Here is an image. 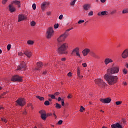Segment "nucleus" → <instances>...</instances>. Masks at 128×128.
<instances>
[{
    "instance_id": "13",
    "label": "nucleus",
    "mask_w": 128,
    "mask_h": 128,
    "mask_svg": "<svg viewBox=\"0 0 128 128\" xmlns=\"http://www.w3.org/2000/svg\"><path fill=\"white\" fill-rule=\"evenodd\" d=\"M122 56L123 58H128V48L124 50V51L122 53Z\"/></svg>"
},
{
    "instance_id": "61",
    "label": "nucleus",
    "mask_w": 128,
    "mask_h": 128,
    "mask_svg": "<svg viewBox=\"0 0 128 128\" xmlns=\"http://www.w3.org/2000/svg\"><path fill=\"white\" fill-rule=\"evenodd\" d=\"M23 114H26V110H24V111L23 112Z\"/></svg>"
},
{
    "instance_id": "35",
    "label": "nucleus",
    "mask_w": 128,
    "mask_h": 128,
    "mask_svg": "<svg viewBox=\"0 0 128 128\" xmlns=\"http://www.w3.org/2000/svg\"><path fill=\"white\" fill-rule=\"evenodd\" d=\"M86 110V108H84V106H81L80 108V112H82L83 110Z\"/></svg>"
},
{
    "instance_id": "32",
    "label": "nucleus",
    "mask_w": 128,
    "mask_h": 128,
    "mask_svg": "<svg viewBox=\"0 0 128 128\" xmlns=\"http://www.w3.org/2000/svg\"><path fill=\"white\" fill-rule=\"evenodd\" d=\"M76 0H74L72 2L70 3V6H74L75 4H76Z\"/></svg>"
},
{
    "instance_id": "16",
    "label": "nucleus",
    "mask_w": 128,
    "mask_h": 128,
    "mask_svg": "<svg viewBox=\"0 0 128 128\" xmlns=\"http://www.w3.org/2000/svg\"><path fill=\"white\" fill-rule=\"evenodd\" d=\"M24 54H25L26 56H27L30 58V56H32V53L30 51L26 50V51L24 52Z\"/></svg>"
},
{
    "instance_id": "47",
    "label": "nucleus",
    "mask_w": 128,
    "mask_h": 128,
    "mask_svg": "<svg viewBox=\"0 0 128 128\" xmlns=\"http://www.w3.org/2000/svg\"><path fill=\"white\" fill-rule=\"evenodd\" d=\"M58 28V24L54 25V28Z\"/></svg>"
},
{
    "instance_id": "22",
    "label": "nucleus",
    "mask_w": 128,
    "mask_h": 128,
    "mask_svg": "<svg viewBox=\"0 0 128 128\" xmlns=\"http://www.w3.org/2000/svg\"><path fill=\"white\" fill-rule=\"evenodd\" d=\"M112 60L110 58H106L104 60V62L105 64L108 65V64L110 63V62H112Z\"/></svg>"
},
{
    "instance_id": "8",
    "label": "nucleus",
    "mask_w": 128,
    "mask_h": 128,
    "mask_svg": "<svg viewBox=\"0 0 128 128\" xmlns=\"http://www.w3.org/2000/svg\"><path fill=\"white\" fill-rule=\"evenodd\" d=\"M12 82H22V77L18 75H15L12 76Z\"/></svg>"
},
{
    "instance_id": "30",
    "label": "nucleus",
    "mask_w": 128,
    "mask_h": 128,
    "mask_svg": "<svg viewBox=\"0 0 128 128\" xmlns=\"http://www.w3.org/2000/svg\"><path fill=\"white\" fill-rule=\"evenodd\" d=\"M78 76H80V67H78Z\"/></svg>"
},
{
    "instance_id": "48",
    "label": "nucleus",
    "mask_w": 128,
    "mask_h": 128,
    "mask_svg": "<svg viewBox=\"0 0 128 128\" xmlns=\"http://www.w3.org/2000/svg\"><path fill=\"white\" fill-rule=\"evenodd\" d=\"M62 18H64V15L61 14L59 16L58 18L59 20H62Z\"/></svg>"
},
{
    "instance_id": "19",
    "label": "nucleus",
    "mask_w": 128,
    "mask_h": 128,
    "mask_svg": "<svg viewBox=\"0 0 128 128\" xmlns=\"http://www.w3.org/2000/svg\"><path fill=\"white\" fill-rule=\"evenodd\" d=\"M8 10L10 12H16V8H14V6L10 4L8 6Z\"/></svg>"
},
{
    "instance_id": "11",
    "label": "nucleus",
    "mask_w": 128,
    "mask_h": 128,
    "mask_svg": "<svg viewBox=\"0 0 128 128\" xmlns=\"http://www.w3.org/2000/svg\"><path fill=\"white\" fill-rule=\"evenodd\" d=\"M18 22H22V20H26V16L24 14H20L18 15Z\"/></svg>"
},
{
    "instance_id": "55",
    "label": "nucleus",
    "mask_w": 128,
    "mask_h": 128,
    "mask_svg": "<svg viewBox=\"0 0 128 128\" xmlns=\"http://www.w3.org/2000/svg\"><path fill=\"white\" fill-rule=\"evenodd\" d=\"M51 14H52V12H46L47 16H50Z\"/></svg>"
},
{
    "instance_id": "31",
    "label": "nucleus",
    "mask_w": 128,
    "mask_h": 128,
    "mask_svg": "<svg viewBox=\"0 0 128 128\" xmlns=\"http://www.w3.org/2000/svg\"><path fill=\"white\" fill-rule=\"evenodd\" d=\"M122 72L124 74H128V70L124 68L122 70Z\"/></svg>"
},
{
    "instance_id": "27",
    "label": "nucleus",
    "mask_w": 128,
    "mask_h": 128,
    "mask_svg": "<svg viewBox=\"0 0 128 128\" xmlns=\"http://www.w3.org/2000/svg\"><path fill=\"white\" fill-rule=\"evenodd\" d=\"M56 108H62V105L58 103H56Z\"/></svg>"
},
{
    "instance_id": "34",
    "label": "nucleus",
    "mask_w": 128,
    "mask_h": 128,
    "mask_svg": "<svg viewBox=\"0 0 128 128\" xmlns=\"http://www.w3.org/2000/svg\"><path fill=\"white\" fill-rule=\"evenodd\" d=\"M30 26H36V22L34 21H32L31 22H30Z\"/></svg>"
},
{
    "instance_id": "41",
    "label": "nucleus",
    "mask_w": 128,
    "mask_h": 128,
    "mask_svg": "<svg viewBox=\"0 0 128 128\" xmlns=\"http://www.w3.org/2000/svg\"><path fill=\"white\" fill-rule=\"evenodd\" d=\"M74 28H69L67 30H66L65 32H66V34H68V32H70V30H73Z\"/></svg>"
},
{
    "instance_id": "59",
    "label": "nucleus",
    "mask_w": 128,
    "mask_h": 128,
    "mask_svg": "<svg viewBox=\"0 0 128 128\" xmlns=\"http://www.w3.org/2000/svg\"><path fill=\"white\" fill-rule=\"evenodd\" d=\"M122 122H123V124H126V120L124 119H122Z\"/></svg>"
},
{
    "instance_id": "39",
    "label": "nucleus",
    "mask_w": 128,
    "mask_h": 128,
    "mask_svg": "<svg viewBox=\"0 0 128 128\" xmlns=\"http://www.w3.org/2000/svg\"><path fill=\"white\" fill-rule=\"evenodd\" d=\"M122 102L120 101H118L116 102V106H120V104H121Z\"/></svg>"
},
{
    "instance_id": "18",
    "label": "nucleus",
    "mask_w": 128,
    "mask_h": 128,
    "mask_svg": "<svg viewBox=\"0 0 128 128\" xmlns=\"http://www.w3.org/2000/svg\"><path fill=\"white\" fill-rule=\"evenodd\" d=\"M108 11H103L98 13V16H108Z\"/></svg>"
},
{
    "instance_id": "50",
    "label": "nucleus",
    "mask_w": 128,
    "mask_h": 128,
    "mask_svg": "<svg viewBox=\"0 0 128 128\" xmlns=\"http://www.w3.org/2000/svg\"><path fill=\"white\" fill-rule=\"evenodd\" d=\"M52 116V113H48L46 114L47 116Z\"/></svg>"
},
{
    "instance_id": "6",
    "label": "nucleus",
    "mask_w": 128,
    "mask_h": 128,
    "mask_svg": "<svg viewBox=\"0 0 128 128\" xmlns=\"http://www.w3.org/2000/svg\"><path fill=\"white\" fill-rule=\"evenodd\" d=\"M54 29H52V27L49 28L46 31V34L47 38H50L52 34H54Z\"/></svg>"
},
{
    "instance_id": "54",
    "label": "nucleus",
    "mask_w": 128,
    "mask_h": 128,
    "mask_svg": "<svg viewBox=\"0 0 128 128\" xmlns=\"http://www.w3.org/2000/svg\"><path fill=\"white\" fill-rule=\"evenodd\" d=\"M59 94H60V92H56L55 94H54V96H58Z\"/></svg>"
},
{
    "instance_id": "42",
    "label": "nucleus",
    "mask_w": 128,
    "mask_h": 128,
    "mask_svg": "<svg viewBox=\"0 0 128 128\" xmlns=\"http://www.w3.org/2000/svg\"><path fill=\"white\" fill-rule=\"evenodd\" d=\"M1 120H2V122H5V124H6V120L4 118H1Z\"/></svg>"
},
{
    "instance_id": "58",
    "label": "nucleus",
    "mask_w": 128,
    "mask_h": 128,
    "mask_svg": "<svg viewBox=\"0 0 128 128\" xmlns=\"http://www.w3.org/2000/svg\"><path fill=\"white\" fill-rule=\"evenodd\" d=\"M68 76H72V72H69L68 74Z\"/></svg>"
},
{
    "instance_id": "45",
    "label": "nucleus",
    "mask_w": 128,
    "mask_h": 128,
    "mask_svg": "<svg viewBox=\"0 0 128 128\" xmlns=\"http://www.w3.org/2000/svg\"><path fill=\"white\" fill-rule=\"evenodd\" d=\"M116 12V10H113L111 12L110 14H114Z\"/></svg>"
},
{
    "instance_id": "29",
    "label": "nucleus",
    "mask_w": 128,
    "mask_h": 128,
    "mask_svg": "<svg viewBox=\"0 0 128 128\" xmlns=\"http://www.w3.org/2000/svg\"><path fill=\"white\" fill-rule=\"evenodd\" d=\"M48 96H50V98H52V100H54V98H56V96H54V95L49 94Z\"/></svg>"
},
{
    "instance_id": "4",
    "label": "nucleus",
    "mask_w": 128,
    "mask_h": 128,
    "mask_svg": "<svg viewBox=\"0 0 128 128\" xmlns=\"http://www.w3.org/2000/svg\"><path fill=\"white\" fill-rule=\"evenodd\" d=\"M95 83L97 86H98L100 88H104L106 86V82H104V80L100 78H98L95 80Z\"/></svg>"
},
{
    "instance_id": "20",
    "label": "nucleus",
    "mask_w": 128,
    "mask_h": 128,
    "mask_svg": "<svg viewBox=\"0 0 128 128\" xmlns=\"http://www.w3.org/2000/svg\"><path fill=\"white\" fill-rule=\"evenodd\" d=\"M90 52V49L86 48L82 51V54H84V56H88V52Z\"/></svg>"
},
{
    "instance_id": "5",
    "label": "nucleus",
    "mask_w": 128,
    "mask_h": 128,
    "mask_svg": "<svg viewBox=\"0 0 128 128\" xmlns=\"http://www.w3.org/2000/svg\"><path fill=\"white\" fill-rule=\"evenodd\" d=\"M70 36V34L66 33V32H65L63 34H62L58 38V41L59 42H64L68 36Z\"/></svg>"
},
{
    "instance_id": "3",
    "label": "nucleus",
    "mask_w": 128,
    "mask_h": 128,
    "mask_svg": "<svg viewBox=\"0 0 128 128\" xmlns=\"http://www.w3.org/2000/svg\"><path fill=\"white\" fill-rule=\"evenodd\" d=\"M68 48V43H63L58 48V52L59 54H68V52H66Z\"/></svg>"
},
{
    "instance_id": "10",
    "label": "nucleus",
    "mask_w": 128,
    "mask_h": 128,
    "mask_svg": "<svg viewBox=\"0 0 128 128\" xmlns=\"http://www.w3.org/2000/svg\"><path fill=\"white\" fill-rule=\"evenodd\" d=\"M39 114H41L40 116L42 120H46V116H46V111L44 110H41L39 112Z\"/></svg>"
},
{
    "instance_id": "51",
    "label": "nucleus",
    "mask_w": 128,
    "mask_h": 128,
    "mask_svg": "<svg viewBox=\"0 0 128 128\" xmlns=\"http://www.w3.org/2000/svg\"><path fill=\"white\" fill-rule=\"evenodd\" d=\"M47 72H48V71L46 70L42 72L43 76H45V74H46Z\"/></svg>"
},
{
    "instance_id": "56",
    "label": "nucleus",
    "mask_w": 128,
    "mask_h": 128,
    "mask_svg": "<svg viewBox=\"0 0 128 128\" xmlns=\"http://www.w3.org/2000/svg\"><path fill=\"white\" fill-rule=\"evenodd\" d=\"M18 54V56H24V53H22V52H19Z\"/></svg>"
},
{
    "instance_id": "37",
    "label": "nucleus",
    "mask_w": 128,
    "mask_h": 128,
    "mask_svg": "<svg viewBox=\"0 0 128 128\" xmlns=\"http://www.w3.org/2000/svg\"><path fill=\"white\" fill-rule=\"evenodd\" d=\"M44 104H45V106H50V101L48 100H46L44 103Z\"/></svg>"
},
{
    "instance_id": "15",
    "label": "nucleus",
    "mask_w": 128,
    "mask_h": 128,
    "mask_svg": "<svg viewBox=\"0 0 128 128\" xmlns=\"http://www.w3.org/2000/svg\"><path fill=\"white\" fill-rule=\"evenodd\" d=\"M112 128H122V126L120 124V123H115L111 125Z\"/></svg>"
},
{
    "instance_id": "9",
    "label": "nucleus",
    "mask_w": 128,
    "mask_h": 128,
    "mask_svg": "<svg viewBox=\"0 0 128 128\" xmlns=\"http://www.w3.org/2000/svg\"><path fill=\"white\" fill-rule=\"evenodd\" d=\"M26 62H22L21 64L18 67L17 70H26Z\"/></svg>"
},
{
    "instance_id": "26",
    "label": "nucleus",
    "mask_w": 128,
    "mask_h": 128,
    "mask_svg": "<svg viewBox=\"0 0 128 128\" xmlns=\"http://www.w3.org/2000/svg\"><path fill=\"white\" fill-rule=\"evenodd\" d=\"M36 98L40 100H44V98L41 97L40 96H36Z\"/></svg>"
},
{
    "instance_id": "17",
    "label": "nucleus",
    "mask_w": 128,
    "mask_h": 128,
    "mask_svg": "<svg viewBox=\"0 0 128 128\" xmlns=\"http://www.w3.org/2000/svg\"><path fill=\"white\" fill-rule=\"evenodd\" d=\"M12 4H15L16 6H18V8H20V2L18 0H13L12 2Z\"/></svg>"
},
{
    "instance_id": "36",
    "label": "nucleus",
    "mask_w": 128,
    "mask_h": 128,
    "mask_svg": "<svg viewBox=\"0 0 128 128\" xmlns=\"http://www.w3.org/2000/svg\"><path fill=\"white\" fill-rule=\"evenodd\" d=\"M122 14H128V8H126V9H125V10H122Z\"/></svg>"
},
{
    "instance_id": "14",
    "label": "nucleus",
    "mask_w": 128,
    "mask_h": 128,
    "mask_svg": "<svg viewBox=\"0 0 128 128\" xmlns=\"http://www.w3.org/2000/svg\"><path fill=\"white\" fill-rule=\"evenodd\" d=\"M100 101L103 104H110L112 102V99L110 98H106L104 99H101Z\"/></svg>"
},
{
    "instance_id": "40",
    "label": "nucleus",
    "mask_w": 128,
    "mask_h": 128,
    "mask_svg": "<svg viewBox=\"0 0 128 128\" xmlns=\"http://www.w3.org/2000/svg\"><path fill=\"white\" fill-rule=\"evenodd\" d=\"M11 46H12V45H10V44H8L7 46V50H10Z\"/></svg>"
},
{
    "instance_id": "2",
    "label": "nucleus",
    "mask_w": 128,
    "mask_h": 128,
    "mask_svg": "<svg viewBox=\"0 0 128 128\" xmlns=\"http://www.w3.org/2000/svg\"><path fill=\"white\" fill-rule=\"evenodd\" d=\"M118 72H120V67L118 66H114V64L112 65L111 68L107 70L108 74H118Z\"/></svg>"
},
{
    "instance_id": "46",
    "label": "nucleus",
    "mask_w": 128,
    "mask_h": 128,
    "mask_svg": "<svg viewBox=\"0 0 128 128\" xmlns=\"http://www.w3.org/2000/svg\"><path fill=\"white\" fill-rule=\"evenodd\" d=\"M76 56H79V58H81L80 54V51L76 52Z\"/></svg>"
},
{
    "instance_id": "49",
    "label": "nucleus",
    "mask_w": 128,
    "mask_h": 128,
    "mask_svg": "<svg viewBox=\"0 0 128 128\" xmlns=\"http://www.w3.org/2000/svg\"><path fill=\"white\" fill-rule=\"evenodd\" d=\"M62 124V120H60L58 122V124Z\"/></svg>"
},
{
    "instance_id": "38",
    "label": "nucleus",
    "mask_w": 128,
    "mask_h": 128,
    "mask_svg": "<svg viewBox=\"0 0 128 128\" xmlns=\"http://www.w3.org/2000/svg\"><path fill=\"white\" fill-rule=\"evenodd\" d=\"M94 15V12L92 11H90L88 14V16H92Z\"/></svg>"
},
{
    "instance_id": "28",
    "label": "nucleus",
    "mask_w": 128,
    "mask_h": 128,
    "mask_svg": "<svg viewBox=\"0 0 128 128\" xmlns=\"http://www.w3.org/2000/svg\"><path fill=\"white\" fill-rule=\"evenodd\" d=\"M28 44H30V46H32L34 44V41L29 40L27 42Z\"/></svg>"
},
{
    "instance_id": "33",
    "label": "nucleus",
    "mask_w": 128,
    "mask_h": 128,
    "mask_svg": "<svg viewBox=\"0 0 128 128\" xmlns=\"http://www.w3.org/2000/svg\"><path fill=\"white\" fill-rule=\"evenodd\" d=\"M8 0H2V4H6V2H8Z\"/></svg>"
},
{
    "instance_id": "23",
    "label": "nucleus",
    "mask_w": 128,
    "mask_h": 128,
    "mask_svg": "<svg viewBox=\"0 0 128 128\" xmlns=\"http://www.w3.org/2000/svg\"><path fill=\"white\" fill-rule=\"evenodd\" d=\"M80 52V48H76L74 49H73L72 53H71V56H74V52L76 54L78 52Z\"/></svg>"
},
{
    "instance_id": "62",
    "label": "nucleus",
    "mask_w": 128,
    "mask_h": 128,
    "mask_svg": "<svg viewBox=\"0 0 128 128\" xmlns=\"http://www.w3.org/2000/svg\"><path fill=\"white\" fill-rule=\"evenodd\" d=\"M68 98H72V96H70V94H68Z\"/></svg>"
},
{
    "instance_id": "64",
    "label": "nucleus",
    "mask_w": 128,
    "mask_h": 128,
    "mask_svg": "<svg viewBox=\"0 0 128 128\" xmlns=\"http://www.w3.org/2000/svg\"><path fill=\"white\" fill-rule=\"evenodd\" d=\"M126 66L127 68H128V63H126Z\"/></svg>"
},
{
    "instance_id": "60",
    "label": "nucleus",
    "mask_w": 128,
    "mask_h": 128,
    "mask_svg": "<svg viewBox=\"0 0 128 128\" xmlns=\"http://www.w3.org/2000/svg\"><path fill=\"white\" fill-rule=\"evenodd\" d=\"M61 60H62V62H65V61H66V58H62L61 59Z\"/></svg>"
},
{
    "instance_id": "63",
    "label": "nucleus",
    "mask_w": 128,
    "mask_h": 128,
    "mask_svg": "<svg viewBox=\"0 0 128 128\" xmlns=\"http://www.w3.org/2000/svg\"><path fill=\"white\" fill-rule=\"evenodd\" d=\"M106 0H100L101 2H105Z\"/></svg>"
},
{
    "instance_id": "24",
    "label": "nucleus",
    "mask_w": 128,
    "mask_h": 128,
    "mask_svg": "<svg viewBox=\"0 0 128 128\" xmlns=\"http://www.w3.org/2000/svg\"><path fill=\"white\" fill-rule=\"evenodd\" d=\"M91 56H92L93 58H97L98 59L100 58V56L97 55L94 52H92L91 53Z\"/></svg>"
},
{
    "instance_id": "53",
    "label": "nucleus",
    "mask_w": 128,
    "mask_h": 128,
    "mask_svg": "<svg viewBox=\"0 0 128 128\" xmlns=\"http://www.w3.org/2000/svg\"><path fill=\"white\" fill-rule=\"evenodd\" d=\"M62 106H64V100H62Z\"/></svg>"
},
{
    "instance_id": "21",
    "label": "nucleus",
    "mask_w": 128,
    "mask_h": 128,
    "mask_svg": "<svg viewBox=\"0 0 128 128\" xmlns=\"http://www.w3.org/2000/svg\"><path fill=\"white\" fill-rule=\"evenodd\" d=\"M37 66L38 68H35V70H40L39 68H42L44 66V65L42 64V62H37Z\"/></svg>"
},
{
    "instance_id": "43",
    "label": "nucleus",
    "mask_w": 128,
    "mask_h": 128,
    "mask_svg": "<svg viewBox=\"0 0 128 128\" xmlns=\"http://www.w3.org/2000/svg\"><path fill=\"white\" fill-rule=\"evenodd\" d=\"M84 22V20H80L78 22V24H82L83 22Z\"/></svg>"
},
{
    "instance_id": "52",
    "label": "nucleus",
    "mask_w": 128,
    "mask_h": 128,
    "mask_svg": "<svg viewBox=\"0 0 128 128\" xmlns=\"http://www.w3.org/2000/svg\"><path fill=\"white\" fill-rule=\"evenodd\" d=\"M82 66H84V68H86V63H83Z\"/></svg>"
},
{
    "instance_id": "1",
    "label": "nucleus",
    "mask_w": 128,
    "mask_h": 128,
    "mask_svg": "<svg viewBox=\"0 0 128 128\" xmlns=\"http://www.w3.org/2000/svg\"><path fill=\"white\" fill-rule=\"evenodd\" d=\"M104 78L108 82V84L112 85L118 82V77L110 74H106L104 76Z\"/></svg>"
},
{
    "instance_id": "7",
    "label": "nucleus",
    "mask_w": 128,
    "mask_h": 128,
    "mask_svg": "<svg viewBox=\"0 0 128 128\" xmlns=\"http://www.w3.org/2000/svg\"><path fill=\"white\" fill-rule=\"evenodd\" d=\"M16 102L20 106H24L26 104V100L23 98H20L16 100Z\"/></svg>"
},
{
    "instance_id": "25",
    "label": "nucleus",
    "mask_w": 128,
    "mask_h": 128,
    "mask_svg": "<svg viewBox=\"0 0 128 128\" xmlns=\"http://www.w3.org/2000/svg\"><path fill=\"white\" fill-rule=\"evenodd\" d=\"M88 8H90V4H84V9L85 10H88Z\"/></svg>"
},
{
    "instance_id": "12",
    "label": "nucleus",
    "mask_w": 128,
    "mask_h": 128,
    "mask_svg": "<svg viewBox=\"0 0 128 128\" xmlns=\"http://www.w3.org/2000/svg\"><path fill=\"white\" fill-rule=\"evenodd\" d=\"M50 6V2H44L41 4V8L42 10H46V8L47 6Z\"/></svg>"
},
{
    "instance_id": "44",
    "label": "nucleus",
    "mask_w": 128,
    "mask_h": 128,
    "mask_svg": "<svg viewBox=\"0 0 128 128\" xmlns=\"http://www.w3.org/2000/svg\"><path fill=\"white\" fill-rule=\"evenodd\" d=\"M32 8H33V10H36V4H34L32 5Z\"/></svg>"
},
{
    "instance_id": "57",
    "label": "nucleus",
    "mask_w": 128,
    "mask_h": 128,
    "mask_svg": "<svg viewBox=\"0 0 128 128\" xmlns=\"http://www.w3.org/2000/svg\"><path fill=\"white\" fill-rule=\"evenodd\" d=\"M62 100H64V99H62V98L60 97H59L58 98V102H60V100H62Z\"/></svg>"
}]
</instances>
